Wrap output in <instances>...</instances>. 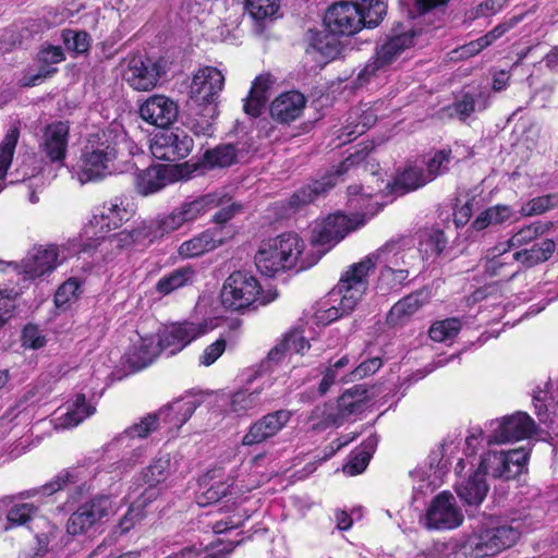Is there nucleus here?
<instances>
[{
	"label": "nucleus",
	"instance_id": "nucleus-1",
	"mask_svg": "<svg viewBox=\"0 0 558 558\" xmlns=\"http://www.w3.org/2000/svg\"><path fill=\"white\" fill-rule=\"evenodd\" d=\"M373 190L353 184L348 187V204L352 209L361 213L347 216L340 211L316 221L312 229V242L315 245L326 246L325 251L339 243L345 235L362 226L378 213V203H373Z\"/></svg>",
	"mask_w": 558,
	"mask_h": 558
},
{
	"label": "nucleus",
	"instance_id": "nucleus-2",
	"mask_svg": "<svg viewBox=\"0 0 558 558\" xmlns=\"http://www.w3.org/2000/svg\"><path fill=\"white\" fill-rule=\"evenodd\" d=\"M304 247V241L296 233L280 234L263 243L255 255V265L267 277L294 267L298 270L306 269L316 264L319 257L307 260Z\"/></svg>",
	"mask_w": 558,
	"mask_h": 558
},
{
	"label": "nucleus",
	"instance_id": "nucleus-3",
	"mask_svg": "<svg viewBox=\"0 0 558 558\" xmlns=\"http://www.w3.org/2000/svg\"><path fill=\"white\" fill-rule=\"evenodd\" d=\"M387 13V0H357L335 3L327 10L324 23L333 35L350 36L363 26L375 27Z\"/></svg>",
	"mask_w": 558,
	"mask_h": 558
},
{
	"label": "nucleus",
	"instance_id": "nucleus-4",
	"mask_svg": "<svg viewBox=\"0 0 558 558\" xmlns=\"http://www.w3.org/2000/svg\"><path fill=\"white\" fill-rule=\"evenodd\" d=\"M117 155V144L110 133L101 131L90 134L73 169V177L81 184L100 181L112 172Z\"/></svg>",
	"mask_w": 558,
	"mask_h": 558
},
{
	"label": "nucleus",
	"instance_id": "nucleus-5",
	"mask_svg": "<svg viewBox=\"0 0 558 558\" xmlns=\"http://www.w3.org/2000/svg\"><path fill=\"white\" fill-rule=\"evenodd\" d=\"M365 283L355 277L349 268L340 278L338 284L322 300L314 312L317 324L328 325L343 315L350 314L363 294Z\"/></svg>",
	"mask_w": 558,
	"mask_h": 558
},
{
	"label": "nucleus",
	"instance_id": "nucleus-6",
	"mask_svg": "<svg viewBox=\"0 0 558 558\" xmlns=\"http://www.w3.org/2000/svg\"><path fill=\"white\" fill-rule=\"evenodd\" d=\"M522 533L521 523H490L470 535L462 545L463 554L469 558L495 556L513 546Z\"/></svg>",
	"mask_w": 558,
	"mask_h": 558
},
{
	"label": "nucleus",
	"instance_id": "nucleus-7",
	"mask_svg": "<svg viewBox=\"0 0 558 558\" xmlns=\"http://www.w3.org/2000/svg\"><path fill=\"white\" fill-rule=\"evenodd\" d=\"M409 244L404 240L389 241L376 252L352 265L350 269L357 279L361 277V280L365 283V290L368 287V274L376 265L396 270H410L411 272L418 260V255Z\"/></svg>",
	"mask_w": 558,
	"mask_h": 558
},
{
	"label": "nucleus",
	"instance_id": "nucleus-8",
	"mask_svg": "<svg viewBox=\"0 0 558 558\" xmlns=\"http://www.w3.org/2000/svg\"><path fill=\"white\" fill-rule=\"evenodd\" d=\"M227 202V193L223 191H217L201 195L194 198H187L179 206L173 208L171 213L155 218V228L157 235H168L184 225H189L208 210L216 208L217 206L223 205Z\"/></svg>",
	"mask_w": 558,
	"mask_h": 558
},
{
	"label": "nucleus",
	"instance_id": "nucleus-9",
	"mask_svg": "<svg viewBox=\"0 0 558 558\" xmlns=\"http://www.w3.org/2000/svg\"><path fill=\"white\" fill-rule=\"evenodd\" d=\"M197 408L194 399H181L159 410L158 413L148 414L140 423L126 428L114 440L113 445H122L133 438L136 433L138 438H145L163 423L168 429H179L193 415Z\"/></svg>",
	"mask_w": 558,
	"mask_h": 558
},
{
	"label": "nucleus",
	"instance_id": "nucleus-10",
	"mask_svg": "<svg viewBox=\"0 0 558 558\" xmlns=\"http://www.w3.org/2000/svg\"><path fill=\"white\" fill-rule=\"evenodd\" d=\"M276 295H263L262 286L250 271H234L225 281L220 299L226 308L243 311L253 305H266L274 301Z\"/></svg>",
	"mask_w": 558,
	"mask_h": 558
},
{
	"label": "nucleus",
	"instance_id": "nucleus-11",
	"mask_svg": "<svg viewBox=\"0 0 558 558\" xmlns=\"http://www.w3.org/2000/svg\"><path fill=\"white\" fill-rule=\"evenodd\" d=\"M414 35L415 33L413 31L396 33L383 45L377 47L375 56L360 71L356 78L359 84H367L373 77L385 73L386 70L413 45Z\"/></svg>",
	"mask_w": 558,
	"mask_h": 558
},
{
	"label": "nucleus",
	"instance_id": "nucleus-12",
	"mask_svg": "<svg viewBox=\"0 0 558 558\" xmlns=\"http://www.w3.org/2000/svg\"><path fill=\"white\" fill-rule=\"evenodd\" d=\"M225 85V76L214 66L199 69L190 86L191 98L197 107H205L208 116H218L217 99Z\"/></svg>",
	"mask_w": 558,
	"mask_h": 558
},
{
	"label": "nucleus",
	"instance_id": "nucleus-13",
	"mask_svg": "<svg viewBox=\"0 0 558 558\" xmlns=\"http://www.w3.org/2000/svg\"><path fill=\"white\" fill-rule=\"evenodd\" d=\"M529 454L525 448L489 451L482 459L478 471L496 478L511 480L524 471Z\"/></svg>",
	"mask_w": 558,
	"mask_h": 558
},
{
	"label": "nucleus",
	"instance_id": "nucleus-14",
	"mask_svg": "<svg viewBox=\"0 0 558 558\" xmlns=\"http://www.w3.org/2000/svg\"><path fill=\"white\" fill-rule=\"evenodd\" d=\"M463 522V513L456 502V498L448 492L438 494L432 500L424 518L421 520L427 530H452Z\"/></svg>",
	"mask_w": 558,
	"mask_h": 558
},
{
	"label": "nucleus",
	"instance_id": "nucleus-15",
	"mask_svg": "<svg viewBox=\"0 0 558 558\" xmlns=\"http://www.w3.org/2000/svg\"><path fill=\"white\" fill-rule=\"evenodd\" d=\"M194 147L193 137L181 128L156 134L150 144L153 156L160 160L179 161L186 158Z\"/></svg>",
	"mask_w": 558,
	"mask_h": 558
},
{
	"label": "nucleus",
	"instance_id": "nucleus-16",
	"mask_svg": "<svg viewBox=\"0 0 558 558\" xmlns=\"http://www.w3.org/2000/svg\"><path fill=\"white\" fill-rule=\"evenodd\" d=\"M130 214L122 197L116 196L96 208L93 217L85 226V234L95 235V241L104 238V234L118 229L123 221L129 220Z\"/></svg>",
	"mask_w": 558,
	"mask_h": 558
},
{
	"label": "nucleus",
	"instance_id": "nucleus-17",
	"mask_svg": "<svg viewBox=\"0 0 558 558\" xmlns=\"http://www.w3.org/2000/svg\"><path fill=\"white\" fill-rule=\"evenodd\" d=\"M534 421L524 412H517L489 422L488 444H506L529 438L535 432Z\"/></svg>",
	"mask_w": 558,
	"mask_h": 558
},
{
	"label": "nucleus",
	"instance_id": "nucleus-18",
	"mask_svg": "<svg viewBox=\"0 0 558 558\" xmlns=\"http://www.w3.org/2000/svg\"><path fill=\"white\" fill-rule=\"evenodd\" d=\"M210 329L206 320L177 323L166 327L157 340L162 353L172 356Z\"/></svg>",
	"mask_w": 558,
	"mask_h": 558
},
{
	"label": "nucleus",
	"instance_id": "nucleus-19",
	"mask_svg": "<svg viewBox=\"0 0 558 558\" xmlns=\"http://www.w3.org/2000/svg\"><path fill=\"white\" fill-rule=\"evenodd\" d=\"M58 265V248L56 245H48L47 247H34L27 256L17 263L0 262V271L12 269L16 274H23L29 279L44 276L52 271Z\"/></svg>",
	"mask_w": 558,
	"mask_h": 558
},
{
	"label": "nucleus",
	"instance_id": "nucleus-20",
	"mask_svg": "<svg viewBox=\"0 0 558 558\" xmlns=\"http://www.w3.org/2000/svg\"><path fill=\"white\" fill-rule=\"evenodd\" d=\"M113 512V505L108 496H97L83 504L66 522V532L71 535L86 533L92 526Z\"/></svg>",
	"mask_w": 558,
	"mask_h": 558
},
{
	"label": "nucleus",
	"instance_id": "nucleus-21",
	"mask_svg": "<svg viewBox=\"0 0 558 558\" xmlns=\"http://www.w3.org/2000/svg\"><path fill=\"white\" fill-rule=\"evenodd\" d=\"M362 159L360 155H350L345 158L336 169L333 173L327 174L319 181H314L300 190H298L289 199V207L291 209H299L300 207L314 202L318 196L326 193L336 184V179L349 172Z\"/></svg>",
	"mask_w": 558,
	"mask_h": 558
},
{
	"label": "nucleus",
	"instance_id": "nucleus-22",
	"mask_svg": "<svg viewBox=\"0 0 558 558\" xmlns=\"http://www.w3.org/2000/svg\"><path fill=\"white\" fill-rule=\"evenodd\" d=\"M154 225L155 219L150 221H145L131 231L123 230L108 238L104 235V238H100L98 241H96V244L86 243L83 250L87 252L94 247L102 246L105 250L110 248L122 251L129 248L136 242H143L145 240H147L150 243L155 242L162 238L161 235H157V230Z\"/></svg>",
	"mask_w": 558,
	"mask_h": 558
},
{
	"label": "nucleus",
	"instance_id": "nucleus-23",
	"mask_svg": "<svg viewBox=\"0 0 558 558\" xmlns=\"http://www.w3.org/2000/svg\"><path fill=\"white\" fill-rule=\"evenodd\" d=\"M161 75L160 65L143 57H133L123 70V80L135 90L147 92L156 87Z\"/></svg>",
	"mask_w": 558,
	"mask_h": 558
},
{
	"label": "nucleus",
	"instance_id": "nucleus-24",
	"mask_svg": "<svg viewBox=\"0 0 558 558\" xmlns=\"http://www.w3.org/2000/svg\"><path fill=\"white\" fill-rule=\"evenodd\" d=\"M291 417L292 412L289 410H277L263 415L250 426L242 438V445H258L275 437L287 426Z\"/></svg>",
	"mask_w": 558,
	"mask_h": 558
},
{
	"label": "nucleus",
	"instance_id": "nucleus-25",
	"mask_svg": "<svg viewBox=\"0 0 558 558\" xmlns=\"http://www.w3.org/2000/svg\"><path fill=\"white\" fill-rule=\"evenodd\" d=\"M140 117L150 125L166 129L179 114L177 102L165 95H153L140 106Z\"/></svg>",
	"mask_w": 558,
	"mask_h": 558
},
{
	"label": "nucleus",
	"instance_id": "nucleus-26",
	"mask_svg": "<svg viewBox=\"0 0 558 558\" xmlns=\"http://www.w3.org/2000/svg\"><path fill=\"white\" fill-rule=\"evenodd\" d=\"M171 471V459L169 454L154 459L140 474L141 481L147 486L140 496L148 501L156 500L161 493L159 485L170 476Z\"/></svg>",
	"mask_w": 558,
	"mask_h": 558
},
{
	"label": "nucleus",
	"instance_id": "nucleus-27",
	"mask_svg": "<svg viewBox=\"0 0 558 558\" xmlns=\"http://www.w3.org/2000/svg\"><path fill=\"white\" fill-rule=\"evenodd\" d=\"M271 378H266L263 383L254 389L243 388L234 391L229 397L230 412L241 416L247 414L250 411L255 410L272 397H264V392L272 386Z\"/></svg>",
	"mask_w": 558,
	"mask_h": 558
},
{
	"label": "nucleus",
	"instance_id": "nucleus-28",
	"mask_svg": "<svg viewBox=\"0 0 558 558\" xmlns=\"http://www.w3.org/2000/svg\"><path fill=\"white\" fill-rule=\"evenodd\" d=\"M69 125L54 122L45 128L40 149L52 162L63 161L68 148Z\"/></svg>",
	"mask_w": 558,
	"mask_h": 558
},
{
	"label": "nucleus",
	"instance_id": "nucleus-29",
	"mask_svg": "<svg viewBox=\"0 0 558 558\" xmlns=\"http://www.w3.org/2000/svg\"><path fill=\"white\" fill-rule=\"evenodd\" d=\"M306 98L296 90L280 94L270 105V116L280 123H290L299 119L305 108Z\"/></svg>",
	"mask_w": 558,
	"mask_h": 558
},
{
	"label": "nucleus",
	"instance_id": "nucleus-30",
	"mask_svg": "<svg viewBox=\"0 0 558 558\" xmlns=\"http://www.w3.org/2000/svg\"><path fill=\"white\" fill-rule=\"evenodd\" d=\"M173 181V171L168 166L156 165L140 171L135 185L137 192L144 196L157 193Z\"/></svg>",
	"mask_w": 558,
	"mask_h": 558
},
{
	"label": "nucleus",
	"instance_id": "nucleus-31",
	"mask_svg": "<svg viewBox=\"0 0 558 558\" xmlns=\"http://www.w3.org/2000/svg\"><path fill=\"white\" fill-rule=\"evenodd\" d=\"M225 242L221 228L208 229L194 238L184 241L178 248L183 258H193L213 251Z\"/></svg>",
	"mask_w": 558,
	"mask_h": 558
},
{
	"label": "nucleus",
	"instance_id": "nucleus-32",
	"mask_svg": "<svg viewBox=\"0 0 558 558\" xmlns=\"http://www.w3.org/2000/svg\"><path fill=\"white\" fill-rule=\"evenodd\" d=\"M492 104V92L488 88H480L462 92L453 102V110L461 121H465L475 112L486 110Z\"/></svg>",
	"mask_w": 558,
	"mask_h": 558
},
{
	"label": "nucleus",
	"instance_id": "nucleus-33",
	"mask_svg": "<svg viewBox=\"0 0 558 558\" xmlns=\"http://www.w3.org/2000/svg\"><path fill=\"white\" fill-rule=\"evenodd\" d=\"M94 470L85 466H75L60 472L53 480L40 487V493L50 496L73 484L80 489H89L86 487L87 480L92 478Z\"/></svg>",
	"mask_w": 558,
	"mask_h": 558
},
{
	"label": "nucleus",
	"instance_id": "nucleus-34",
	"mask_svg": "<svg viewBox=\"0 0 558 558\" xmlns=\"http://www.w3.org/2000/svg\"><path fill=\"white\" fill-rule=\"evenodd\" d=\"M428 301L429 294L426 290L411 293L391 307L387 322L393 326L403 325Z\"/></svg>",
	"mask_w": 558,
	"mask_h": 558
},
{
	"label": "nucleus",
	"instance_id": "nucleus-35",
	"mask_svg": "<svg viewBox=\"0 0 558 558\" xmlns=\"http://www.w3.org/2000/svg\"><path fill=\"white\" fill-rule=\"evenodd\" d=\"M354 365L355 361H353L349 355H343L333 363L330 362L319 383V393L325 395L330 387L337 383H349L355 380V378H353V374H351Z\"/></svg>",
	"mask_w": 558,
	"mask_h": 558
},
{
	"label": "nucleus",
	"instance_id": "nucleus-36",
	"mask_svg": "<svg viewBox=\"0 0 558 558\" xmlns=\"http://www.w3.org/2000/svg\"><path fill=\"white\" fill-rule=\"evenodd\" d=\"M159 342L155 337L141 338L126 353V361L134 369H142L160 354Z\"/></svg>",
	"mask_w": 558,
	"mask_h": 558
},
{
	"label": "nucleus",
	"instance_id": "nucleus-37",
	"mask_svg": "<svg viewBox=\"0 0 558 558\" xmlns=\"http://www.w3.org/2000/svg\"><path fill=\"white\" fill-rule=\"evenodd\" d=\"M456 492L468 506H478L485 499L488 485L482 471H475L468 480L457 485Z\"/></svg>",
	"mask_w": 558,
	"mask_h": 558
},
{
	"label": "nucleus",
	"instance_id": "nucleus-38",
	"mask_svg": "<svg viewBox=\"0 0 558 558\" xmlns=\"http://www.w3.org/2000/svg\"><path fill=\"white\" fill-rule=\"evenodd\" d=\"M96 408L87 403L85 395L78 393L74 400L66 403V411L57 417V427L72 428L92 416Z\"/></svg>",
	"mask_w": 558,
	"mask_h": 558
},
{
	"label": "nucleus",
	"instance_id": "nucleus-39",
	"mask_svg": "<svg viewBox=\"0 0 558 558\" xmlns=\"http://www.w3.org/2000/svg\"><path fill=\"white\" fill-rule=\"evenodd\" d=\"M243 157L244 150L238 144H221L205 153L204 162L210 168H226L239 162Z\"/></svg>",
	"mask_w": 558,
	"mask_h": 558
},
{
	"label": "nucleus",
	"instance_id": "nucleus-40",
	"mask_svg": "<svg viewBox=\"0 0 558 558\" xmlns=\"http://www.w3.org/2000/svg\"><path fill=\"white\" fill-rule=\"evenodd\" d=\"M377 445L378 436L376 434L369 435L363 441L361 448L352 452L350 460L343 466V472L350 476H354L364 472Z\"/></svg>",
	"mask_w": 558,
	"mask_h": 558
},
{
	"label": "nucleus",
	"instance_id": "nucleus-41",
	"mask_svg": "<svg viewBox=\"0 0 558 558\" xmlns=\"http://www.w3.org/2000/svg\"><path fill=\"white\" fill-rule=\"evenodd\" d=\"M269 75H258L252 83L250 93L244 99L243 110L251 117H258L262 113L267 96L266 92L270 87Z\"/></svg>",
	"mask_w": 558,
	"mask_h": 558
},
{
	"label": "nucleus",
	"instance_id": "nucleus-42",
	"mask_svg": "<svg viewBox=\"0 0 558 558\" xmlns=\"http://www.w3.org/2000/svg\"><path fill=\"white\" fill-rule=\"evenodd\" d=\"M195 275L196 272L193 267L185 266L177 268L158 280L156 290L159 293L167 295L182 287L192 284L195 279Z\"/></svg>",
	"mask_w": 558,
	"mask_h": 558
},
{
	"label": "nucleus",
	"instance_id": "nucleus-43",
	"mask_svg": "<svg viewBox=\"0 0 558 558\" xmlns=\"http://www.w3.org/2000/svg\"><path fill=\"white\" fill-rule=\"evenodd\" d=\"M550 222H533L521 228L506 243H502V253L508 252L511 247H520L529 244L538 236L545 234L551 228Z\"/></svg>",
	"mask_w": 558,
	"mask_h": 558
},
{
	"label": "nucleus",
	"instance_id": "nucleus-44",
	"mask_svg": "<svg viewBox=\"0 0 558 558\" xmlns=\"http://www.w3.org/2000/svg\"><path fill=\"white\" fill-rule=\"evenodd\" d=\"M432 182L422 167L411 166L405 168L396 180V191L407 193L417 190Z\"/></svg>",
	"mask_w": 558,
	"mask_h": 558
},
{
	"label": "nucleus",
	"instance_id": "nucleus-45",
	"mask_svg": "<svg viewBox=\"0 0 558 558\" xmlns=\"http://www.w3.org/2000/svg\"><path fill=\"white\" fill-rule=\"evenodd\" d=\"M64 59V53L62 48L54 47V46H48L40 50L38 53V60L44 65H48V68H43L38 74L32 77L29 84L36 85L40 80L52 75L57 72V69L50 65L60 63Z\"/></svg>",
	"mask_w": 558,
	"mask_h": 558
},
{
	"label": "nucleus",
	"instance_id": "nucleus-46",
	"mask_svg": "<svg viewBox=\"0 0 558 558\" xmlns=\"http://www.w3.org/2000/svg\"><path fill=\"white\" fill-rule=\"evenodd\" d=\"M133 436H134L133 438L126 440L122 445L121 444L120 445H113L114 440L119 437V436H117L108 445V447L111 448V449H120V448L133 447L132 452L130 453V456L121 459L117 463V469L121 470V473L130 472L136 464L141 463L144 460L145 456H146V448L145 447H143V446H135L133 444L136 439H140L137 437L136 433H134Z\"/></svg>",
	"mask_w": 558,
	"mask_h": 558
},
{
	"label": "nucleus",
	"instance_id": "nucleus-47",
	"mask_svg": "<svg viewBox=\"0 0 558 558\" xmlns=\"http://www.w3.org/2000/svg\"><path fill=\"white\" fill-rule=\"evenodd\" d=\"M366 407L365 391L359 393L357 389H355V391L349 390L344 392L338 400V410L342 417L357 415L362 413Z\"/></svg>",
	"mask_w": 558,
	"mask_h": 558
},
{
	"label": "nucleus",
	"instance_id": "nucleus-48",
	"mask_svg": "<svg viewBox=\"0 0 558 558\" xmlns=\"http://www.w3.org/2000/svg\"><path fill=\"white\" fill-rule=\"evenodd\" d=\"M20 131L11 126L0 144V180L4 179L12 163L14 150L19 141Z\"/></svg>",
	"mask_w": 558,
	"mask_h": 558
},
{
	"label": "nucleus",
	"instance_id": "nucleus-49",
	"mask_svg": "<svg viewBox=\"0 0 558 558\" xmlns=\"http://www.w3.org/2000/svg\"><path fill=\"white\" fill-rule=\"evenodd\" d=\"M418 251L425 255L438 256L447 245V239L441 230H429L421 234Z\"/></svg>",
	"mask_w": 558,
	"mask_h": 558
},
{
	"label": "nucleus",
	"instance_id": "nucleus-50",
	"mask_svg": "<svg viewBox=\"0 0 558 558\" xmlns=\"http://www.w3.org/2000/svg\"><path fill=\"white\" fill-rule=\"evenodd\" d=\"M245 8L255 21H264L276 16L280 0H245Z\"/></svg>",
	"mask_w": 558,
	"mask_h": 558
},
{
	"label": "nucleus",
	"instance_id": "nucleus-51",
	"mask_svg": "<svg viewBox=\"0 0 558 558\" xmlns=\"http://www.w3.org/2000/svg\"><path fill=\"white\" fill-rule=\"evenodd\" d=\"M36 512L37 508L33 504H14L7 513L4 530L26 525Z\"/></svg>",
	"mask_w": 558,
	"mask_h": 558
},
{
	"label": "nucleus",
	"instance_id": "nucleus-52",
	"mask_svg": "<svg viewBox=\"0 0 558 558\" xmlns=\"http://www.w3.org/2000/svg\"><path fill=\"white\" fill-rule=\"evenodd\" d=\"M215 118L208 116L205 107H197L194 117L189 118L185 125L195 136H211L214 133L213 120Z\"/></svg>",
	"mask_w": 558,
	"mask_h": 558
},
{
	"label": "nucleus",
	"instance_id": "nucleus-53",
	"mask_svg": "<svg viewBox=\"0 0 558 558\" xmlns=\"http://www.w3.org/2000/svg\"><path fill=\"white\" fill-rule=\"evenodd\" d=\"M461 326L460 319L454 317L436 322L429 328V337L438 342L450 340L459 333Z\"/></svg>",
	"mask_w": 558,
	"mask_h": 558
},
{
	"label": "nucleus",
	"instance_id": "nucleus-54",
	"mask_svg": "<svg viewBox=\"0 0 558 558\" xmlns=\"http://www.w3.org/2000/svg\"><path fill=\"white\" fill-rule=\"evenodd\" d=\"M451 154V149H440L435 151V154L428 159L425 171L430 181L449 171L450 162L453 160Z\"/></svg>",
	"mask_w": 558,
	"mask_h": 558
},
{
	"label": "nucleus",
	"instance_id": "nucleus-55",
	"mask_svg": "<svg viewBox=\"0 0 558 558\" xmlns=\"http://www.w3.org/2000/svg\"><path fill=\"white\" fill-rule=\"evenodd\" d=\"M150 502L151 501H148L142 496H137L131 501V506L128 512L123 515L118 524V529L120 530L121 534L129 532L134 526V524L143 518V510Z\"/></svg>",
	"mask_w": 558,
	"mask_h": 558
},
{
	"label": "nucleus",
	"instance_id": "nucleus-56",
	"mask_svg": "<svg viewBox=\"0 0 558 558\" xmlns=\"http://www.w3.org/2000/svg\"><path fill=\"white\" fill-rule=\"evenodd\" d=\"M494 252H498L497 254L494 253L492 258L487 259L485 264V271L489 274L490 276H498L501 278L511 279L514 277V275L518 272L517 270L513 271H507L506 268L509 266H512V263H508L502 255V244L499 246H496L494 248Z\"/></svg>",
	"mask_w": 558,
	"mask_h": 558
},
{
	"label": "nucleus",
	"instance_id": "nucleus-57",
	"mask_svg": "<svg viewBox=\"0 0 558 558\" xmlns=\"http://www.w3.org/2000/svg\"><path fill=\"white\" fill-rule=\"evenodd\" d=\"M312 47L324 58L335 59L341 51L340 43L329 34H317L312 38Z\"/></svg>",
	"mask_w": 558,
	"mask_h": 558
},
{
	"label": "nucleus",
	"instance_id": "nucleus-58",
	"mask_svg": "<svg viewBox=\"0 0 558 558\" xmlns=\"http://www.w3.org/2000/svg\"><path fill=\"white\" fill-rule=\"evenodd\" d=\"M80 293L78 280L70 278L58 288L54 294V304L59 308L66 307L71 302L77 300Z\"/></svg>",
	"mask_w": 558,
	"mask_h": 558
},
{
	"label": "nucleus",
	"instance_id": "nucleus-59",
	"mask_svg": "<svg viewBox=\"0 0 558 558\" xmlns=\"http://www.w3.org/2000/svg\"><path fill=\"white\" fill-rule=\"evenodd\" d=\"M62 38L69 50L77 53H84L89 49L90 37L86 32L65 29L62 32Z\"/></svg>",
	"mask_w": 558,
	"mask_h": 558
},
{
	"label": "nucleus",
	"instance_id": "nucleus-60",
	"mask_svg": "<svg viewBox=\"0 0 558 558\" xmlns=\"http://www.w3.org/2000/svg\"><path fill=\"white\" fill-rule=\"evenodd\" d=\"M410 270H396L390 268L381 267L379 275V284L386 287L387 290L398 289L409 278Z\"/></svg>",
	"mask_w": 558,
	"mask_h": 558
},
{
	"label": "nucleus",
	"instance_id": "nucleus-61",
	"mask_svg": "<svg viewBox=\"0 0 558 558\" xmlns=\"http://www.w3.org/2000/svg\"><path fill=\"white\" fill-rule=\"evenodd\" d=\"M556 197L554 195H544L539 197H535L524 204L521 208L522 216H534L541 215L547 211L548 209L555 206L554 199Z\"/></svg>",
	"mask_w": 558,
	"mask_h": 558
},
{
	"label": "nucleus",
	"instance_id": "nucleus-62",
	"mask_svg": "<svg viewBox=\"0 0 558 558\" xmlns=\"http://www.w3.org/2000/svg\"><path fill=\"white\" fill-rule=\"evenodd\" d=\"M281 343L287 353H303L305 349L310 348V343L301 330H291L286 333Z\"/></svg>",
	"mask_w": 558,
	"mask_h": 558
},
{
	"label": "nucleus",
	"instance_id": "nucleus-63",
	"mask_svg": "<svg viewBox=\"0 0 558 558\" xmlns=\"http://www.w3.org/2000/svg\"><path fill=\"white\" fill-rule=\"evenodd\" d=\"M226 340L219 338L214 343L207 345L203 353L199 355V363L204 366H210L214 364L225 352Z\"/></svg>",
	"mask_w": 558,
	"mask_h": 558
},
{
	"label": "nucleus",
	"instance_id": "nucleus-64",
	"mask_svg": "<svg viewBox=\"0 0 558 558\" xmlns=\"http://www.w3.org/2000/svg\"><path fill=\"white\" fill-rule=\"evenodd\" d=\"M23 347L29 349H40L46 344V338L43 336L38 327L34 325H27L22 335Z\"/></svg>",
	"mask_w": 558,
	"mask_h": 558
}]
</instances>
